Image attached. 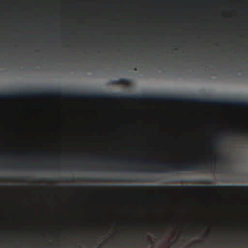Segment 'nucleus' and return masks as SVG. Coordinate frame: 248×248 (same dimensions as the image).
Segmentation results:
<instances>
[{"label":"nucleus","instance_id":"f257e3e1","mask_svg":"<svg viewBox=\"0 0 248 248\" xmlns=\"http://www.w3.org/2000/svg\"><path fill=\"white\" fill-rule=\"evenodd\" d=\"M120 161L122 164H128V165H133L141 162L145 164L151 163L153 165L152 167L148 169H140V170L131 168L128 169L129 170L140 171L144 172L169 173L176 172L181 170H202L210 169L208 164L203 166L200 163L194 162L183 165L172 163L170 162L165 163L139 158H122Z\"/></svg>","mask_w":248,"mask_h":248},{"label":"nucleus","instance_id":"f03ea898","mask_svg":"<svg viewBox=\"0 0 248 248\" xmlns=\"http://www.w3.org/2000/svg\"><path fill=\"white\" fill-rule=\"evenodd\" d=\"M203 187H209L215 189L219 188L221 190L227 192H248V185H226L219 186H203Z\"/></svg>","mask_w":248,"mask_h":248},{"label":"nucleus","instance_id":"7ed1b4c3","mask_svg":"<svg viewBox=\"0 0 248 248\" xmlns=\"http://www.w3.org/2000/svg\"><path fill=\"white\" fill-rule=\"evenodd\" d=\"M113 84H122L128 86L130 84V81L126 78H121L117 80H114L112 81Z\"/></svg>","mask_w":248,"mask_h":248},{"label":"nucleus","instance_id":"20e7f679","mask_svg":"<svg viewBox=\"0 0 248 248\" xmlns=\"http://www.w3.org/2000/svg\"><path fill=\"white\" fill-rule=\"evenodd\" d=\"M0 168H4V169H10L11 168H16V167H18V165H13L11 166H5V165H1L0 166Z\"/></svg>","mask_w":248,"mask_h":248},{"label":"nucleus","instance_id":"39448f33","mask_svg":"<svg viewBox=\"0 0 248 248\" xmlns=\"http://www.w3.org/2000/svg\"><path fill=\"white\" fill-rule=\"evenodd\" d=\"M217 159H218V160H221V159H223V156H221V155H218L217 156Z\"/></svg>","mask_w":248,"mask_h":248},{"label":"nucleus","instance_id":"423d86ee","mask_svg":"<svg viewBox=\"0 0 248 248\" xmlns=\"http://www.w3.org/2000/svg\"><path fill=\"white\" fill-rule=\"evenodd\" d=\"M94 181H99V182H103V181H105V180L104 179H97L94 180Z\"/></svg>","mask_w":248,"mask_h":248},{"label":"nucleus","instance_id":"0eeeda50","mask_svg":"<svg viewBox=\"0 0 248 248\" xmlns=\"http://www.w3.org/2000/svg\"><path fill=\"white\" fill-rule=\"evenodd\" d=\"M38 168L39 169L42 170L43 169V167L42 166H39Z\"/></svg>","mask_w":248,"mask_h":248},{"label":"nucleus","instance_id":"6e6552de","mask_svg":"<svg viewBox=\"0 0 248 248\" xmlns=\"http://www.w3.org/2000/svg\"><path fill=\"white\" fill-rule=\"evenodd\" d=\"M119 181H121V182H124V181H125V180H124V179H120L118 180Z\"/></svg>","mask_w":248,"mask_h":248},{"label":"nucleus","instance_id":"1a4fd4ad","mask_svg":"<svg viewBox=\"0 0 248 248\" xmlns=\"http://www.w3.org/2000/svg\"><path fill=\"white\" fill-rule=\"evenodd\" d=\"M214 146H215V147H217V146H218L217 143L215 144Z\"/></svg>","mask_w":248,"mask_h":248},{"label":"nucleus","instance_id":"9d476101","mask_svg":"<svg viewBox=\"0 0 248 248\" xmlns=\"http://www.w3.org/2000/svg\"><path fill=\"white\" fill-rule=\"evenodd\" d=\"M149 241H150V243H152V240L151 239H149Z\"/></svg>","mask_w":248,"mask_h":248},{"label":"nucleus","instance_id":"9b49d317","mask_svg":"<svg viewBox=\"0 0 248 248\" xmlns=\"http://www.w3.org/2000/svg\"><path fill=\"white\" fill-rule=\"evenodd\" d=\"M215 159H216V158L211 159V160H215Z\"/></svg>","mask_w":248,"mask_h":248},{"label":"nucleus","instance_id":"f8f14e48","mask_svg":"<svg viewBox=\"0 0 248 248\" xmlns=\"http://www.w3.org/2000/svg\"><path fill=\"white\" fill-rule=\"evenodd\" d=\"M67 181H72V179H69L67 180Z\"/></svg>","mask_w":248,"mask_h":248},{"label":"nucleus","instance_id":"ddd939ff","mask_svg":"<svg viewBox=\"0 0 248 248\" xmlns=\"http://www.w3.org/2000/svg\"><path fill=\"white\" fill-rule=\"evenodd\" d=\"M221 141V140H218L217 142H220Z\"/></svg>","mask_w":248,"mask_h":248},{"label":"nucleus","instance_id":"4468645a","mask_svg":"<svg viewBox=\"0 0 248 248\" xmlns=\"http://www.w3.org/2000/svg\"><path fill=\"white\" fill-rule=\"evenodd\" d=\"M82 168L83 169H85V167H84V166H82Z\"/></svg>","mask_w":248,"mask_h":248},{"label":"nucleus","instance_id":"2eb2a0df","mask_svg":"<svg viewBox=\"0 0 248 248\" xmlns=\"http://www.w3.org/2000/svg\"><path fill=\"white\" fill-rule=\"evenodd\" d=\"M116 170H120V169H119V168H117V169H116Z\"/></svg>","mask_w":248,"mask_h":248},{"label":"nucleus","instance_id":"dca6fc26","mask_svg":"<svg viewBox=\"0 0 248 248\" xmlns=\"http://www.w3.org/2000/svg\"><path fill=\"white\" fill-rule=\"evenodd\" d=\"M111 181H115L116 180H112Z\"/></svg>","mask_w":248,"mask_h":248}]
</instances>
